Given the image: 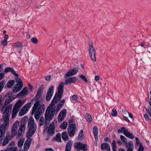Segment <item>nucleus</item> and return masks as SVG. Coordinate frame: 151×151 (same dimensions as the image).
<instances>
[{"mask_svg":"<svg viewBox=\"0 0 151 151\" xmlns=\"http://www.w3.org/2000/svg\"><path fill=\"white\" fill-rule=\"evenodd\" d=\"M4 81H1L0 82V92L2 90L5 84Z\"/></svg>","mask_w":151,"mask_h":151,"instance_id":"a18cd8bd","label":"nucleus"},{"mask_svg":"<svg viewBox=\"0 0 151 151\" xmlns=\"http://www.w3.org/2000/svg\"><path fill=\"white\" fill-rule=\"evenodd\" d=\"M78 76L80 78L84 81L85 82H88L87 78L84 75H79Z\"/></svg>","mask_w":151,"mask_h":151,"instance_id":"79ce46f5","label":"nucleus"},{"mask_svg":"<svg viewBox=\"0 0 151 151\" xmlns=\"http://www.w3.org/2000/svg\"><path fill=\"white\" fill-rule=\"evenodd\" d=\"M13 45L14 47L17 48H21L23 47L22 43L19 42H17L13 43Z\"/></svg>","mask_w":151,"mask_h":151,"instance_id":"c756f323","label":"nucleus"},{"mask_svg":"<svg viewBox=\"0 0 151 151\" xmlns=\"http://www.w3.org/2000/svg\"><path fill=\"white\" fill-rule=\"evenodd\" d=\"M42 93V90L40 88L37 91V94L36 96L32 99L31 102L35 101L36 102L37 101H39L38 99H40Z\"/></svg>","mask_w":151,"mask_h":151,"instance_id":"dca6fc26","label":"nucleus"},{"mask_svg":"<svg viewBox=\"0 0 151 151\" xmlns=\"http://www.w3.org/2000/svg\"><path fill=\"white\" fill-rule=\"evenodd\" d=\"M111 114L113 116H116L117 115L116 110L115 109H112Z\"/></svg>","mask_w":151,"mask_h":151,"instance_id":"a19ab883","label":"nucleus"},{"mask_svg":"<svg viewBox=\"0 0 151 151\" xmlns=\"http://www.w3.org/2000/svg\"><path fill=\"white\" fill-rule=\"evenodd\" d=\"M11 68L10 67H8L5 70V72H10Z\"/></svg>","mask_w":151,"mask_h":151,"instance_id":"052dcab7","label":"nucleus"},{"mask_svg":"<svg viewBox=\"0 0 151 151\" xmlns=\"http://www.w3.org/2000/svg\"><path fill=\"white\" fill-rule=\"evenodd\" d=\"M67 126V123L66 122H63L61 124L60 126V128L62 129H65Z\"/></svg>","mask_w":151,"mask_h":151,"instance_id":"72a5a7b5","label":"nucleus"},{"mask_svg":"<svg viewBox=\"0 0 151 151\" xmlns=\"http://www.w3.org/2000/svg\"><path fill=\"white\" fill-rule=\"evenodd\" d=\"M15 76V79L16 81L17 82V84H23L22 81L20 78L18 77V75L17 74V76Z\"/></svg>","mask_w":151,"mask_h":151,"instance_id":"c9c22d12","label":"nucleus"},{"mask_svg":"<svg viewBox=\"0 0 151 151\" xmlns=\"http://www.w3.org/2000/svg\"><path fill=\"white\" fill-rule=\"evenodd\" d=\"M28 91L27 88H24L17 95V97L20 98L21 97L26 95L27 94Z\"/></svg>","mask_w":151,"mask_h":151,"instance_id":"f3484780","label":"nucleus"},{"mask_svg":"<svg viewBox=\"0 0 151 151\" xmlns=\"http://www.w3.org/2000/svg\"><path fill=\"white\" fill-rule=\"evenodd\" d=\"M61 137L62 138L64 141H67L68 139V135L66 132H64L62 134Z\"/></svg>","mask_w":151,"mask_h":151,"instance_id":"7c9ffc66","label":"nucleus"},{"mask_svg":"<svg viewBox=\"0 0 151 151\" xmlns=\"http://www.w3.org/2000/svg\"><path fill=\"white\" fill-rule=\"evenodd\" d=\"M23 132H19L18 130L17 132L16 137L17 139H19L21 138L23 135Z\"/></svg>","mask_w":151,"mask_h":151,"instance_id":"e433bc0d","label":"nucleus"},{"mask_svg":"<svg viewBox=\"0 0 151 151\" xmlns=\"http://www.w3.org/2000/svg\"><path fill=\"white\" fill-rule=\"evenodd\" d=\"M64 86L63 82L60 83L57 92L55 93L50 105L46 111L45 114V124L46 125L47 124V121L50 120L52 118L55 112L59 111L65 103V100L64 99L62 100L57 104V107H56V104L62 98L64 92Z\"/></svg>","mask_w":151,"mask_h":151,"instance_id":"f257e3e1","label":"nucleus"},{"mask_svg":"<svg viewBox=\"0 0 151 151\" xmlns=\"http://www.w3.org/2000/svg\"><path fill=\"white\" fill-rule=\"evenodd\" d=\"M120 139L124 143H127V139L124 136L122 135H120Z\"/></svg>","mask_w":151,"mask_h":151,"instance_id":"37998d69","label":"nucleus"},{"mask_svg":"<svg viewBox=\"0 0 151 151\" xmlns=\"http://www.w3.org/2000/svg\"><path fill=\"white\" fill-rule=\"evenodd\" d=\"M54 150L51 148H47L45 149V151H53Z\"/></svg>","mask_w":151,"mask_h":151,"instance_id":"69168bd1","label":"nucleus"},{"mask_svg":"<svg viewBox=\"0 0 151 151\" xmlns=\"http://www.w3.org/2000/svg\"><path fill=\"white\" fill-rule=\"evenodd\" d=\"M122 132H123L124 134L126 137L130 139H133L134 138L133 134L128 131L125 127H122L121 129H119L118 130V132L119 133H122Z\"/></svg>","mask_w":151,"mask_h":151,"instance_id":"0eeeda50","label":"nucleus"},{"mask_svg":"<svg viewBox=\"0 0 151 151\" xmlns=\"http://www.w3.org/2000/svg\"><path fill=\"white\" fill-rule=\"evenodd\" d=\"M51 76L50 75H49L45 78V79L48 81H49L50 80Z\"/></svg>","mask_w":151,"mask_h":151,"instance_id":"bf43d9fd","label":"nucleus"},{"mask_svg":"<svg viewBox=\"0 0 151 151\" xmlns=\"http://www.w3.org/2000/svg\"><path fill=\"white\" fill-rule=\"evenodd\" d=\"M127 147H132L133 146V143L132 141H130L128 142V143L127 142L126 143H125Z\"/></svg>","mask_w":151,"mask_h":151,"instance_id":"49530a36","label":"nucleus"},{"mask_svg":"<svg viewBox=\"0 0 151 151\" xmlns=\"http://www.w3.org/2000/svg\"><path fill=\"white\" fill-rule=\"evenodd\" d=\"M72 141L70 140L68 142L65 146V151H70L72 146Z\"/></svg>","mask_w":151,"mask_h":151,"instance_id":"393cba45","label":"nucleus"},{"mask_svg":"<svg viewBox=\"0 0 151 151\" xmlns=\"http://www.w3.org/2000/svg\"><path fill=\"white\" fill-rule=\"evenodd\" d=\"M54 91V86H51L49 88L47 92L46 99L47 101H49L51 98Z\"/></svg>","mask_w":151,"mask_h":151,"instance_id":"f8f14e48","label":"nucleus"},{"mask_svg":"<svg viewBox=\"0 0 151 151\" xmlns=\"http://www.w3.org/2000/svg\"><path fill=\"white\" fill-rule=\"evenodd\" d=\"M31 106V103H28L25 104L20 110L19 115L22 116L25 114L28 110L30 109Z\"/></svg>","mask_w":151,"mask_h":151,"instance_id":"6e6552de","label":"nucleus"},{"mask_svg":"<svg viewBox=\"0 0 151 151\" xmlns=\"http://www.w3.org/2000/svg\"><path fill=\"white\" fill-rule=\"evenodd\" d=\"M123 119L124 120L126 121L127 122H129L130 121L128 118L126 116H124L123 117Z\"/></svg>","mask_w":151,"mask_h":151,"instance_id":"338daca9","label":"nucleus"},{"mask_svg":"<svg viewBox=\"0 0 151 151\" xmlns=\"http://www.w3.org/2000/svg\"><path fill=\"white\" fill-rule=\"evenodd\" d=\"M116 142L115 140H113L112 141V149L113 151H115V149L116 148Z\"/></svg>","mask_w":151,"mask_h":151,"instance_id":"3c124183","label":"nucleus"},{"mask_svg":"<svg viewBox=\"0 0 151 151\" xmlns=\"http://www.w3.org/2000/svg\"><path fill=\"white\" fill-rule=\"evenodd\" d=\"M30 143V142L29 140H27L25 142L24 145V151H27L28 149Z\"/></svg>","mask_w":151,"mask_h":151,"instance_id":"a878e982","label":"nucleus"},{"mask_svg":"<svg viewBox=\"0 0 151 151\" xmlns=\"http://www.w3.org/2000/svg\"><path fill=\"white\" fill-rule=\"evenodd\" d=\"M27 119L28 117L27 116L23 117L22 118L20 122V124L19 126V129L18 130L19 132H24L26 128V126L27 124Z\"/></svg>","mask_w":151,"mask_h":151,"instance_id":"423d86ee","label":"nucleus"},{"mask_svg":"<svg viewBox=\"0 0 151 151\" xmlns=\"http://www.w3.org/2000/svg\"><path fill=\"white\" fill-rule=\"evenodd\" d=\"M14 144V142H12L10 143L8 147L6 149V151H17V147L11 146L12 145H13Z\"/></svg>","mask_w":151,"mask_h":151,"instance_id":"6ab92c4d","label":"nucleus"},{"mask_svg":"<svg viewBox=\"0 0 151 151\" xmlns=\"http://www.w3.org/2000/svg\"><path fill=\"white\" fill-rule=\"evenodd\" d=\"M78 99V96L76 95H74L72 96L71 100L72 101L76 100Z\"/></svg>","mask_w":151,"mask_h":151,"instance_id":"5fc2aeb1","label":"nucleus"},{"mask_svg":"<svg viewBox=\"0 0 151 151\" xmlns=\"http://www.w3.org/2000/svg\"><path fill=\"white\" fill-rule=\"evenodd\" d=\"M2 121L4 125L3 124H0V143L1 142L3 139L2 137L5 134L6 130L8 128L9 122V121H8L6 122L5 121Z\"/></svg>","mask_w":151,"mask_h":151,"instance_id":"39448f33","label":"nucleus"},{"mask_svg":"<svg viewBox=\"0 0 151 151\" xmlns=\"http://www.w3.org/2000/svg\"><path fill=\"white\" fill-rule=\"evenodd\" d=\"M11 73L14 76H17V74L16 73L15 71L12 68L11 69Z\"/></svg>","mask_w":151,"mask_h":151,"instance_id":"13d9d810","label":"nucleus"},{"mask_svg":"<svg viewBox=\"0 0 151 151\" xmlns=\"http://www.w3.org/2000/svg\"><path fill=\"white\" fill-rule=\"evenodd\" d=\"M27 127L28 131L27 133V137L30 138L35 132L37 126L35 124L34 119L31 117L28 120Z\"/></svg>","mask_w":151,"mask_h":151,"instance_id":"7ed1b4c3","label":"nucleus"},{"mask_svg":"<svg viewBox=\"0 0 151 151\" xmlns=\"http://www.w3.org/2000/svg\"><path fill=\"white\" fill-rule=\"evenodd\" d=\"M77 80L76 78L75 77H72L67 78L65 81L64 85H67L69 84L75 83Z\"/></svg>","mask_w":151,"mask_h":151,"instance_id":"4468645a","label":"nucleus"},{"mask_svg":"<svg viewBox=\"0 0 151 151\" xmlns=\"http://www.w3.org/2000/svg\"><path fill=\"white\" fill-rule=\"evenodd\" d=\"M67 113L66 110L65 109H63L60 112L58 116V121L61 122L65 118Z\"/></svg>","mask_w":151,"mask_h":151,"instance_id":"ddd939ff","label":"nucleus"},{"mask_svg":"<svg viewBox=\"0 0 151 151\" xmlns=\"http://www.w3.org/2000/svg\"><path fill=\"white\" fill-rule=\"evenodd\" d=\"M1 44L3 46H6L7 44V40H4L2 41L1 42Z\"/></svg>","mask_w":151,"mask_h":151,"instance_id":"4d7b16f0","label":"nucleus"},{"mask_svg":"<svg viewBox=\"0 0 151 151\" xmlns=\"http://www.w3.org/2000/svg\"><path fill=\"white\" fill-rule=\"evenodd\" d=\"M15 81L14 80H11L9 81L7 83L6 86L8 88H12L14 84Z\"/></svg>","mask_w":151,"mask_h":151,"instance_id":"c85d7f7f","label":"nucleus"},{"mask_svg":"<svg viewBox=\"0 0 151 151\" xmlns=\"http://www.w3.org/2000/svg\"><path fill=\"white\" fill-rule=\"evenodd\" d=\"M56 123V122L54 121L52 122L49 127L48 128L47 132L48 134L52 136L53 135L55 131V124Z\"/></svg>","mask_w":151,"mask_h":151,"instance_id":"9d476101","label":"nucleus"},{"mask_svg":"<svg viewBox=\"0 0 151 151\" xmlns=\"http://www.w3.org/2000/svg\"><path fill=\"white\" fill-rule=\"evenodd\" d=\"M9 38V36L7 35H5L4 37V40H7Z\"/></svg>","mask_w":151,"mask_h":151,"instance_id":"774afa93","label":"nucleus"},{"mask_svg":"<svg viewBox=\"0 0 151 151\" xmlns=\"http://www.w3.org/2000/svg\"><path fill=\"white\" fill-rule=\"evenodd\" d=\"M19 111V109H15L13 108L12 112V118L13 119L17 115L18 112Z\"/></svg>","mask_w":151,"mask_h":151,"instance_id":"cd10ccee","label":"nucleus"},{"mask_svg":"<svg viewBox=\"0 0 151 151\" xmlns=\"http://www.w3.org/2000/svg\"><path fill=\"white\" fill-rule=\"evenodd\" d=\"M23 84H17L15 85L13 88V91L14 93H17L20 91L23 87Z\"/></svg>","mask_w":151,"mask_h":151,"instance_id":"a211bd4d","label":"nucleus"},{"mask_svg":"<svg viewBox=\"0 0 151 151\" xmlns=\"http://www.w3.org/2000/svg\"><path fill=\"white\" fill-rule=\"evenodd\" d=\"M80 150H83L84 151L87 150V145L86 144H83L81 143V147L80 148Z\"/></svg>","mask_w":151,"mask_h":151,"instance_id":"2f4dec72","label":"nucleus"},{"mask_svg":"<svg viewBox=\"0 0 151 151\" xmlns=\"http://www.w3.org/2000/svg\"><path fill=\"white\" fill-rule=\"evenodd\" d=\"M45 109L44 105H40V101H37L34 104L32 108V113H36L40 114H42L44 113Z\"/></svg>","mask_w":151,"mask_h":151,"instance_id":"20e7f679","label":"nucleus"},{"mask_svg":"<svg viewBox=\"0 0 151 151\" xmlns=\"http://www.w3.org/2000/svg\"><path fill=\"white\" fill-rule=\"evenodd\" d=\"M39 122L40 126H42L43 125L44 122V118L43 117H41L40 118Z\"/></svg>","mask_w":151,"mask_h":151,"instance_id":"8fccbe9b","label":"nucleus"},{"mask_svg":"<svg viewBox=\"0 0 151 151\" xmlns=\"http://www.w3.org/2000/svg\"><path fill=\"white\" fill-rule=\"evenodd\" d=\"M75 124H70L68 128V132L70 137L73 136L75 133Z\"/></svg>","mask_w":151,"mask_h":151,"instance_id":"9b49d317","label":"nucleus"},{"mask_svg":"<svg viewBox=\"0 0 151 151\" xmlns=\"http://www.w3.org/2000/svg\"><path fill=\"white\" fill-rule=\"evenodd\" d=\"M12 105L11 104L7 106H4L1 109V113L3 114V117L1 119V121H5L6 122L9 121V116L11 112Z\"/></svg>","mask_w":151,"mask_h":151,"instance_id":"f03ea898","label":"nucleus"},{"mask_svg":"<svg viewBox=\"0 0 151 151\" xmlns=\"http://www.w3.org/2000/svg\"><path fill=\"white\" fill-rule=\"evenodd\" d=\"M4 75L2 73H0V81L4 77Z\"/></svg>","mask_w":151,"mask_h":151,"instance_id":"0e129e2a","label":"nucleus"},{"mask_svg":"<svg viewBox=\"0 0 151 151\" xmlns=\"http://www.w3.org/2000/svg\"><path fill=\"white\" fill-rule=\"evenodd\" d=\"M13 99L14 98L12 96H9L5 100L4 106H8L9 104L12 102Z\"/></svg>","mask_w":151,"mask_h":151,"instance_id":"5701e85b","label":"nucleus"},{"mask_svg":"<svg viewBox=\"0 0 151 151\" xmlns=\"http://www.w3.org/2000/svg\"><path fill=\"white\" fill-rule=\"evenodd\" d=\"M89 53H96V51L95 50L94 47L93 46L91 42L89 41Z\"/></svg>","mask_w":151,"mask_h":151,"instance_id":"412c9836","label":"nucleus"},{"mask_svg":"<svg viewBox=\"0 0 151 151\" xmlns=\"http://www.w3.org/2000/svg\"><path fill=\"white\" fill-rule=\"evenodd\" d=\"M128 147L127 151H132L133 149V146L132 147Z\"/></svg>","mask_w":151,"mask_h":151,"instance_id":"e2e57ef3","label":"nucleus"},{"mask_svg":"<svg viewBox=\"0 0 151 151\" xmlns=\"http://www.w3.org/2000/svg\"><path fill=\"white\" fill-rule=\"evenodd\" d=\"M31 42L33 43L36 44L38 42V40L36 37H33L31 39Z\"/></svg>","mask_w":151,"mask_h":151,"instance_id":"c03bdc74","label":"nucleus"},{"mask_svg":"<svg viewBox=\"0 0 151 151\" xmlns=\"http://www.w3.org/2000/svg\"><path fill=\"white\" fill-rule=\"evenodd\" d=\"M83 130H81L80 132L79 133L78 136V140H81V137L83 135Z\"/></svg>","mask_w":151,"mask_h":151,"instance_id":"de8ad7c7","label":"nucleus"},{"mask_svg":"<svg viewBox=\"0 0 151 151\" xmlns=\"http://www.w3.org/2000/svg\"><path fill=\"white\" fill-rule=\"evenodd\" d=\"M55 140L58 142H60L61 141V134L58 133L57 134L55 137Z\"/></svg>","mask_w":151,"mask_h":151,"instance_id":"4c0bfd02","label":"nucleus"},{"mask_svg":"<svg viewBox=\"0 0 151 151\" xmlns=\"http://www.w3.org/2000/svg\"><path fill=\"white\" fill-rule=\"evenodd\" d=\"M89 54L91 60L94 62H96V53H89Z\"/></svg>","mask_w":151,"mask_h":151,"instance_id":"473e14b6","label":"nucleus"},{"mask_svg":"<svg viewBox=\"0 0 151 151\" xmlns=\"http://www.w3.org/2000/svg\"><path fill=\"white\" fill-rule=\"evenodd\" d=\"M86 118L87 122H91L92 121V117L91 116L88 114H86Z\"/></svg>","mask_w":151,"mask_h":151,"instance_id":"f704fd0d","label":"nucleus"},{"mask_svg":"<svg viewBox=\"0 0 151 151\" xmlns=\"http://www.w3.org/2000/svg\"><path fill=\"white\" fill-rule=\"evenodd\" d=\"M93 133L95 139L96 140L98 139V129L97 126H95L93 129Z\"/></svg>","mask_w":151,"mask_h":151,"instance_id":"b1692460","label":"nucleus"},{"mask_svg":"<svg viewBox=\"0 0 151 151\" xmlns=\"http://www.w3.org/2000/svg\"><path fill=\"white\" fill-rule=\"evenodd\" d=\"M24 142V139L23 138H21L20 139L18 142V146L19 147H20L22 146Z\"/></svg>","mask_w":151,"mask_h":151,"instance_id":"ea45409f","label":"nucleus"},{"mask_svg":"<svg viewBox=\"0 0 151 151\" xmlns=\"http://www.w3.org/2000/svg\"><path fill=\"white\" fill-rule=\"evenodd\" d=\"M101 148L103 150L110 151V148L109 145L106 143H103L101 145Z\"/></svg>","mask_w":151,"mask_h":151,"instance_id":"aec40b11","label":"nucleus"},{"mask_svg":"<svg viewBox=\"0 0 151 151\" xmlns=\"http://www.w3.org/2000/svg\"><path fill=\"white\" fill-rule=\"evenodd\" d=\"M16 134L15 133H14L11 131V134L9 133H7L5 138L9 140H11L15 136Z\"/></svg>","mask_w":151,"mask_h":151,"instance_id":"4be33fe9","label":"nucleus"},{"mask_svg":"<svg viewBox=\"0 0 151 151\" xmlns=\"http://www.w3.org/2000/svg\"><path fill=\"white\" fill-rule=\"evenodd\" d=\"M22 101L19 100L16 103L13 108L19 110V108L22 106Z\"/></svg>","mask_w":151,"mask_h":151,"instance_id":"bb28decb","label":"nucleus"},{"mask_svg":"<svg viewBox=\"0 0 151 151\" xmlns=\"http://www.w3.org/2000/svg\"><path fill=\"white\" fill-rule=\"evenodd\" d=\"M144 117L145 119L146 120V121H148L149 120V117L148 116L147 114H144Z\"/></svg>","mask_w":151,"mask_h":151,"instance_id":"680f3d73","label":"nucleus"},{"mask_svg":"<svg viewBox=\"0 0 151 151\" xmlns=\"http://www.w3.org/2000/svg\"><path fill=\"white\" fill-rule=\"evenodd\" d=\"M32 114H34L35 118L37 120L39 119L40 116L42 114L36 113H32Z\"/></svg>","mask_w":151,"mask_h":151,"instance_id":"603ef678","label":"nucleus"},{"mask_svg":"<svg viewBox=\"0 0 151 151\" xmlns=\"http://www.w3.org/2000/svg\"><path fill=\"white\" fill-rule=\"evenodd\" d=\"M81 142H77L75 143L74 145V147L76 149H80Z\"/></svg>","mask_w":151,"mask_h":151,"instance_id":"58836bf2","label":"nucleus"},{"mask_svg":"<svg viewBox=\"0 0 151 151\" xmlns=\"http://www.w3.org/2000/svg\"><path fill=\"white\" fill-rule=\"evenodd\" d=\"M78 69L77 68H74L70 69L64 74L65 78H67L69 77L74 76L78 72Z\"/></svg>","mask_w":151,"mask_h":151,"instance_id":"1a4fd4ad","label":"nucleus"},{"mask_svg":"<svg viewBox=\"0 0 151 151\" xmlns=\"http://www.w3.org/2000/svg\"><path fill=\"white\" fill-rule=\"evenodd\" d=\"M19 125V121L18 120L15 121V122L14 123L13 126H12L11 131L13 132L14 133V132L16 134Z\"/></svg>","mask_w":151,"mask_h":151,"instance_id":"2eb2a0df","label":"nucleus"},{"mask_svg":"<svg viewBox=\"0 0 151 151\" xmlns=\"http://www.w3.org/2000/svg\"><path fill=\"white\" fill-rule=\"evenodd\" d=\"M144 150V148L143 146H142V145L140 144L139 145L138 151H143Z\"/></svg>","mask_w":151,"mask_h":151,"instance_id":"6e6d98bb","label":"nucleus"},{"mask_svg":"<svg viewBox=\"0 0 151 151\" xmlns=\"http://www.w3.org/2000/svg\"><path fill=\"white\" fill-rule=\"evenodd\" d=\"M94 80L97 82L99 81L100 80L99 76L97 75H96L94 77Z\"/></svg>","mask_w":151,"mask_h":151,"instance_id":"864d4df0","label":"nucleus"},{"mask_svg":"<svg viewBox=\"0 0 151 151\" xmlns=\"http://www.w3.org/2000/svg\"><path fill=\"white\" fill-rule=\"evenodd\" d=\"M9 140L5 138L3 142L2 145L3 146H5L7 145L9 142Z\"/></svg>","mask_w":151,"mask_h":151,"instance_id":"09e8293b","label":"nucleus"}]
</instances>
